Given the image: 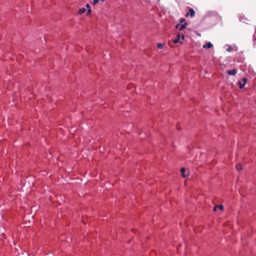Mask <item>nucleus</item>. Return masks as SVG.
Listing matches in <instances>:
<instances>
[{"instance_id": "f8f14e48", "label": "nucleus", "mask_w": 256, "mask_h": 256, "mask_svg": "<svg viewBox=\"0 0 256 256\" xmlns=\"http://www.w3.org/2000/svg\"><path fill=\"white\" fill-rule=\"evenodd\" d=\"M217 206H218V208H219L221 210H223V209H224V206L222 204Z\"/></svg>"}, {"instance_id": "4468645a", "label": "nucleus", "mask_w": 256, "mask_h": 256, "mask_svg": "<svg viewBox=\"0 0 256 256\" xmlns=\"http://www.w3.org/2000/svg\"><path fill=\"white\" fill-rule=\"evenodd\" d=\"M232 50V48L230 46L228 48H227L226 50L228 52H230Z\"/></svg>"}, {"instance_id": "0eeeda50", "label": "nucleus", "mask_w": 256, "mask_h": 256, "mask_svg": "<svg viewBox=\"0 0 256 256\" xmlns=\"http://www.w3.org/2000/svg\"><path fill=\"white\" fill-rule=\"evenodd\" d=\"M186 169L184 168H182L180 170L182 175L183 177L186 178L188 176V174H185Z\"/></svg>"}, {"instance_id": "20e7f679", "label": "nucleus", "mask_w": 256, "mask_h": 256, "mask_svg": "<svg viewBox=\"0 0 256 256\" xmlns=\"http://www.w3.org/2000/svg\"><path fill=\"white\" fill-rule=\"evenodd\" d=\"M195 14V12L192 8H190L188 10V12L186 15V16L190 15L191 17H193Z\"/></svg>"}, {"instance_id": "ddd939ff", "label": "nucleus", "mask_w": 256, "mask_h": 256, "mask_svg": "<svg viewBox=\"0 0 256 256\" xmlns=\"http://www.w3.org/2000/svg\"><path fill=\"white\" fill-rule=\"evenodd\" d=\"M98 2V0H93V4L95 5L96 4H97Z\"/></svg>"}, {"instance_id": "1a4fd4ad", "label": "nucleus", "mask_w": 256, "mask_h": 256, "mask_svg": "<svg viewBox=\"0 0 256 256\" xmlns=\"http://www.w3.org/2000/svg\"><path fill=\"white\" fill-rule=\"evenodd\" d=\"M86 10V8H80L78 10V13L80 14H84V13Z\"/></svg>"}, {"instance_id": "9d476101", "label": "nucleus", "mask_w": 256, "mask_h": 256, "mask_svg": "<svg viewBox=\"0 0 256 256\" xmlns=\"http://www.w3.org/2000/svg\"><path fill=\"white\" fill-rule=\"evenodd\" d=\"M236 169L240 171V170H242V164H236Z\"/></svg>"}, {"instance_id": "9b49d317", "label": "nucleus", "mask_w": 256, "mask_h": 256, "mask_svg": "<svg viewBox=\"0 0 256 256\" xmlns=\"http://www.w3.org/2000/svg\"><path fill=\"white\" fill-rule=\"evenodd\" d=\"M164 44H162L161 43H159L157 44L158 48L160 49H162L163 48Z\"/></svg>"}, {"instance_id": "423d86ee", "label": "nucleus", "mask_w": 256, "mask_h": 256, "mask_svg": "<svg viewBox=\"0 0 256 256\" xmlns=\"http://www.w3.org/2000/svg\"><path fill=\"white\" fill-rule=\"evenodd\" d=\"M212 44L211 42H207L206 43V44H204V46H203V48H212Z\"/></svg>"}, {"instance_id": "f257e3e1", "label": "nucleus", "mask_w": 256, "mask_h": 256, "mask_svg": "<svg viewBox=\"0 0 256 256\" xmlns=\"http://www.w3.org/2000/svg\"><path fill=\"white\" fill-rule=\"evenodd\" d=\"M184 35L182 34H178L176 36V38L174 40V44H176L178 42H180L182 43V41L184 40Z\"/></svg>"}, {"instance_id": "39448f33", "label": "nucleus", "mask_w": 256, "mask_h": 256, "mask_svg": "<svg viewBox=\"0 0 256 256\" xmlns=\"http://www.w3.org/2000/svg\"><path fill=\"white\" fill-rule=\"evenodd\" d=\"M227 72L230 75L234 76L236 74L237 71L236 69L234 68L232 70H228Z\"/></svg>"}, {"instance_id": "6e6552de", "label": "nucleus", "mask_w": 256, "mask_h": 256, "mask_svg": "<svg viewBox=\"0 0 256 256\" xmlns=\"http://www.w3.org/2000/svg\"><path fill=\"white\" fill-rule=\"evenodd\" d=\"M86 7L87 8V13H86V15H89L91 13V10H90V6L88 4H86Z\"/></svg>"}, {"instance_id": "2eb2a0df", "label": "nucleus", "mask_w": 256, "mask_h": 256, "mask_svg": "<svg viewBox=\"0 0 256 256\" xmlns=\"http://www.w3.org/2000/svg\"><path fill=\"white\" fill-rule=\"evenodd\" d=\"M180 22L182 23V24H183V22H185V19L184 18H182Z\"/></svg>"}, {"instance_id": "7ed1b4c3", "label": "nucleus", "mask_w": 256, "mask_h": 256, "mask_svg": "<svg viewBox=\"0 0 256 256\" xmlns=\"http://www.w3.org/2000/svg\"><path fill=\"white\" fill-rule=\"evenodd\" d=\"M186 22H184L182 24H178L176 27V28H178L180 30H183L186 28Z\"/></svg>"}, {"instance_id": "dca6fc26", "label": "nucleus", "mask_w": 256, "mask_h": 256, "mask_svg": "<svg viewBox=\"0 0 256 256\" xmlns=\"http://www.w3.org/2000/svg\"><path fill=\"white\" fill-rule=\"evenodd\" d=\"M218 208V206H215L213 210H214V212H216Z\"/></svg>"}, {"instance_id": "f03ea898", "label": "nucleus", "mask_w": 256, "mask_h": 256, "mask_svg": "<svg viewBox=\"0 0 256 256\" xmlns=\"http://www.w3.org/2000/svg\"><path fill=\"white\" fill-rule=\"evenodd\" d=\"M247 82V78H244L242 80V82H238V84L240 88H242L245 86L246 83Z\"/></svg>"}]
</instances>
